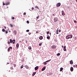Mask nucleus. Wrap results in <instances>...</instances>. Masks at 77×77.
<instances>
[{
  "label": "nucleus",
  "instance_id": "9",
  "mask_svg": "<svg viewBox=\"0 0 77 77\" xmlns=\"http://www.w3.org/2000/svg\"><path fill=\"white\" fill-rule=\"evenodd\" d=\"M16 47L17 48H18V47H19V44L17 43L16 44Z\"/></svg>",
  "mask_w": 77,
  "mask_h": 77
},
{
  "label": "nucleus",
  "instance_id": "35",
  "mask_svg": "<svg viewBox=\"0 0 77 77\" xmlns=\"http://www.w3.org/2000/svg\"><path fill=\"white\" fill-rule=\"evenodd\" d=\"M11 19H12V20H14V19H15V18H14V17H12Z\"/></svg>",
  "mask_w": 77,
  "mask_h": 77
},
{
  "label": "nucleus",
  "instance_id": "18",
  "mask_svg": "<svg viewBox=\"0 0 77 77\" xmlns=\"http://www.w3.org/2000/svg\"><path fill=\"white\" fill-rule=\"evenodd\" d=\"M63 68L61 67L60 68V71H62V70H63Z\"/></svg>",
  "mask_w": 77,
  "mask_h": 77
},
{
  "label": "nucleus",
  "instance_id": "37",
  "mask_svg": "<svg viewBox=\"0 0 77 77\" xmlns=\"http://www.w3.org/2000/svg\"><path fill=\"white\" fill-rule=\"evenodd\" d=\"M26 23H28V24H29V21L28 20H27V21H26Z\"/></svg>",
  "mask_w": 77,
  "mask_h": 77
},
{
  "label": "nucleus",
  "instance_id": "48",
  "mask_svg": "<svg viewBox=\"0 0 77 77\" xmlns=\"http://www.w3.org/2000/svg\"><path fill=\"white\" fill-rule=\"evenodd\" d=\"M54 41H56V42H57V40L56 39H55Z\"/></svg>",
  "mask_w": 77,
  "mask_h": 77
},
{
  "label": "nucleus",
  "instance_id": "50",
  "mask_svg": "<svg viewBox=\"0 0 77 77\" xmlns=\"http://www.w3.org/2000/svg\"><path fill=\"white\" fill-rule=\"evenodd\" d=\"M75 67L76 68H77V65H75Z\"/></svg>",
  "mask_w": 77,
  "mask_h": 77
},
{
  "label": "nucleus",
  "instance_id": "28",
  "mask_svg": "<svg viewBox=\"0 0 77 77\" xmlns=\"http://www.w3.org/2000/svg\"><path fill=\"white\" fill-rule=\"evenodd\" d=\"M3 6H5V5H6V4L5 3V2H3Z\"/></svg>",
  "mask_w": 77,
  "mask_h": 77
},
{
  "label": "nucleus",
  "instance_id": "55",
  "mask_svg": "<svg viewBox=\"0 0 77 77\" xmlns=\"http://www.w3.org/2000/svg\"><path fill=\"white\" fill-rule=\"evenodd\" d=\"M53 15L54 16V14H53Z\"/></svg>",
  "mask_w": 77,
  "mask_h": 77
},
{
  "label": "nucleus",
  "instance_id": "2",
  "mask_svg": "<svg viewBox=\"0 0 77 77\" xmlns=\"http://www.w3.org/2000/svg\"><path fill=\"white\" fill-rule=\"evenodd\" d=\"M66 38L67 39H71V38H72V35H68L66 36Z\"/></svg>",
  "mask_w": 77,
  "mask_h": 77
},
{
  "label": "nucleus",
  "instance_id": "51",
  "mask_svg": "<svg viewBox=\"0 0 77 77\" xmlns=\"http://www.w3.org/2000/svg\"><path fill=\"white\" fill-rule=\"evenodd\" d=\"M77 39V38L75 37V39Z\"/></svg>",
  "mask_w": 77,
  "mask_h": 77
},
{
  "label": "nucleus",
  "instance_id": "38",
  "mask_svg": "<svg viewBox=\"0 0 77 77\" xmlns=\"http://www.w3.org/2000/svg\"><path fill=\"white\" fill-rule=\"evenodd\" d=\"M26 32H29V29H27L26 30Z\"/></svg>",
  "mask_w": 77,
  "mask_h": 77
},
{
  "label": "nucleus",
  "instance_id": "45",
  "mask_svg": "<svg viewBox=\"0 0 77 77\" xmlns=\"http://www.w3.org/2000/svg\"><path fill=\"white\" fill-rule=\"evenodd\" d=\"M58 32H61V30H60V29L59 30Z\"/></svg>",
  "mask_w": 77,
  "mask_h": 77
},
{
  "label": "nucleus",
  "instance_id": "21",
  "mask_svg": "<svg viewBox=\"0 0 77 77\" xmlns=\"http://www.w3.org/2000/svg\"><path fill=\"white\" fill-rule=\"evenodd\" d=\"M2 31L4 32H5V29H2Z\"/></svg>",
  "mask_w": 77,
  "mask_h": 77
},
{
  "label": "nucleus",
  "instance_id": "3",
  "mask_svg": "<svg viewBox=\"0 0 77 77\" xmlns=\"http://www.w3.org/2000/svg\"><path fill=\"white\" fill-rule=\"evenodd\" d=\"M54 22L56 23V22H57L58 21V18L57 17H54Z\"/></svg>",
  "mask_w": 77,
  "mask_h": 77
},
{
  "label": "nucleus",
  "instance_id": "10",
  "mask_svg": "<svg viewBox=\"0 0 77 77\" xmlns=\"http://www.w3.org/2000/svg\"><path fill=\"white\" fill-rule=\"evenodd\" d=\"M70 63L71 65L73 63V61H72V60H71V61H70Z\"/></svg>",
  "mask_w": 77,
  "mask_h": 77
},
{
  "label": "nucleus",
  "instance_id": "53",
  "mask_svg": "<svg viewBox=\"0 0 77 77\" xmlns=\"http://www.w3.org/2000/svg\"><path fill=\"white\" fill-rule=\"evenodd\" d=\"M50 35V36H51V32H50V33H49Z\"/></svg>",
  "mask_w": 77,
  "mask_h": 77
},
{
  "label": "nucleus",
  "instance_id": "56",
  "mask_svg": "<svg viewBox=\"0 0 77 77\" xmlns=\"http://www.w3.org/2000/svg\"><path fill=\"white\" fill-rule=\"evenodd\" d=\"M11 72V70H9V72Z\"/></svg>",
  "mask_w": 77,
  "mask_h": 77
},
{
  "label": "nucleus",
  "instance_id": "7",
  "mask_svg": "<svg viewBox=\"0 0 77 77\" xmlns=\"http://www.w3.org/2000/svg\"><path fill=\"white\" fill-rule=\"evenodd\" d=\"M38 68H39V67L38 66H37L35 67V70H38Z\"/></svg>",
  "mask_w": 77,
  "mask_h": 77
},
{
  "label": "nucleus",
  "instance_id": "25",
  "mask_svg": "<svg viewBox=\"0 0 77 77\" xmlns=\"http://www.w3.org/2000/svg\"><path fill=\"white\" fill-rule=\"evenodd\" d=\"M10 69H11V70H13V69H14V68H13L12 67H11Z\"/></svg>",
  "mask_w": 77,
  "mask_h": 77
},
{
  "label": "nucleus",
  "instance_id": "42",
  "mask_svg": "<svg viewBox=\"0 0 77 77\" xmlns=\"http://www.w3.org/2000/svg\"><path fill=\"white\" fill-rule=\"evenodd\" d=\"M39 18V16H38L36 17L37 19Z\"/></svg>",
  "mask_w": 77,
  "mask_h": 77
},
{
  "label": "nucleus",
  "instance_id": "32",
  "mask_svg": "<svg viewBox=\"0 0 77 77\" xmlns=\"http://www.w3.org/2000/svg\"><path fill=\"white\" fill-rule=\"evenodd\" d=\"M10 26L11 27H13V25H12V24H10Z\"/></svg>",
  "mask_w": 77,
  "mask_h": 77
},
{
  "label": "nucleus",
  "instance_id": "5",
  "mask_svg": "<svg viewBox=\"0 0 77 77\" xmlns=\"http://www.w3.org/2000/svg\"><path fill=\"white\" fill-rule=\"evenodd\" d=\"M57 46L55 45H53L51 46V48H56Z\"/></svg>",
  "mask_w": 77,
  "mask_h": 77
},
{
  "label": "nucleus",
  "instance_id": "29",
  "mask_svg": "<svg viewBox=\"0 0 77 77\" xmlns=\"http://www.w3.org/2000/svg\"><path fill=\"white\" fill-rule=\"evenodd\" d=\"M63 50L64 51H66V48H63Z\"/></svg>",
  "mask_w": 77,
  "mask_h": 77
},
{
  "label": "nucleus",
  "instance_id": "54",
  "mask_svg": "<svg viewBox=\"0 0 77 77\" xmlns=\"http://www.w3.org/2000/svg\"><path fill=\"white\" fill-rule=\"evenodd\" d=\"M62 48H63V45H62Z\"/></svg>",
  "mask_w": 77,
  "mask_h": 77
},
{
  "label": "nucleus",
  "instance_id": "12",
  "mask_svg": "<svg viewBox=\"0 0 77 77\" xmlns=\"http://www.w3.org/2000/svg\"><path fill=\"white\" fill-rule=\"evenodd\" d=\"M73 70H74V69H73V67H71L70 70L71 71H73Z\"/></svg>",
  "mask_w": 77,
  "mask_h": 77
},
{
  "label": "nucleus",
  "instance_id": "43",
  "mask_svg": "<svg viewBox=\"0 0 77 77\" xmlns=\"http://www.w3.org/2000/svg\"><path fill=\"white\" fill-rule=\"evenodd\" d=\"M34 9V8L32 7V10H33Z\"/></svg>",
  "mask_w": 77,
  "mask_h": 77
},
{
  "label": "nucleus",
  "instance_id": "41",
  "mask_svg": "<svg viewBox=\"0 0 77 77\" xmlns=\"http://www.w3.org/2000/svg\"><path fill=\"white\" fill-rule=\"evenodd\" d=\"M23 15H26V13L24 12V13H23Z\"/></svg>",
  "mask_w": 77,
  "mask_h": 77
},
{
  "label": "nucleus",
  "instance_id": "4",
  "mask_svg": "<svg viewBox=\"0 0 77 77\" xmlns=\"http://www.w3.org/2000/svg\"><path fill=\"white\" fill-rule=\"evenodd\" d=\"M60 5H61L60 3H58L56 4V7H59L60 6Z\"/></svg>",
  "mask_w": 77,
  "mask_h": 77
},
{
  "label": "nucleus",
  "instance_id": "11",
  "mask_svg": "<svg viewBox=\"0 0 77 77\" xmlns=\"http://www.w3.org/2000/svg\"><path fill=\"white\" fill-rule=\"evenodd\" d=\"M45 69V67H44L42 69V71H44Z\"/></svg>",
  "mask_w": 77,
  "mask_h": 77
},
{
  "label": "nucleus",
  "instance_id": "49",
  "mask_svg": "<svg viewBox=\"0 0 77 77\" xmlns=\"http://www.w3.org/2000/svg\"><path fill=\"white\" fill-rule=\"evenodd\" d=\"M66 48V46H64V48Z\"/></svg>",
  "mask_w": 77,
  "mask_h": 77
},
{
  "label": "nucleus",
  "instance_id": "52",
  "mask_svg": "<svg viewBox=\"0 0 77 77\" xmlns=\"http://www.w3.org/2000/svg\"><path fill=\"white\" fill-rule=\"evenodd\" d=\"M75 65H74L73 66V67H74V68H75Z\"/></svg>",
  "mask_w": 77,
  "mask_h": 77
},
{
  "label": "nucleus",
  "instance_id": "15",
  "mask_svg": "<svg viewBox=\"0 0 77 77\" xmlns=\"http://www.w3.org/2000/svg\"><path fill=\"white\" fill-rule=\"evenodd\" d=\"M36 72H34L32 74V76H34L35 75V74H36Z\"/></svg>",
  "mask_w": 77,
  "mask_h": 77
},
{
  "label": "nucleus",
  "instance_id": "33",
  "mask_svg": "<svg viewBox=\"0 0 77 77\" xmlns=\"http://www.w3.org/2000/svg\"><path fill=\"white\" fill-rule=\"evenodd\" d=\"M10 48H9L8 49V51H10Z\"/></svg>",
  "mask_w": 77,
  "mask_h": 77
},
{
  "label": "nucleus",
  "instance_id": "16",
  "mask_svg": "<svg viewBox=\"0 0 77 77\" xmlns=\"http://www.w3.org/2000/svg\"><path fill=\"white\" fill-rule=\"evenodd\" d=\"M28 48L29 50H31L32 49V47H31L30 46L28 47Z\"/></svg>",
  "mask_w": 77,
  "mask_h": 77
},
{
  "label": "nucleus",
  "instance_id": "34",
  "mask_svg": "<svg viewBox=\"0 0 77 77\" xmlns=\"http://www.w3.org/2000/svg\"><path fill=\"white\" fill-rule=\"evenodd\" d=\"M50 33V32L49 31H48L47 32V34H49Z\"/></svg>",
  "mask_w": 77,
  "mask_h": 77
},
{
  "label": "nucleus",
  "instance_id": "6",
  "mask_svg": "<svg viewBox=\"0 0 77 77\" xmlns=\"http://www.w3.org/2000/svg\"><path fill=\"white\" fill-rule=\"evenodd\" d=\"M61 13L62 15H65V13H64V11H62Z\"/></svg>",
  "mask_w": 77,
  "mask_h": 77
},
{
  "label": "nucleus",
  "instance_id": "19",
  "mask_svg": "<svg viewBox=\"0 0 77 77\" xmlns=\"http://www.w3.org/2000/svg\"><path fill=\"white\" fill-rule=\"evenodd\" d=\"M60 54L58 53V54H57V56H60Z\"/></svg>",
  "mask_w": 77,
  "mask_h": 77
},
{
  "label": "nucleus",
  "instance_id": "30",
  "mask_svg": "<svg viewBox=\"0 0 77 77\" xmlns=\"http://www.w3.org/2000/svg\"><path fill=\"white\" fill-rule=\"evenodd\" d=\"M74 22L75 23H77V21H75V20H74Z\"/></svg>",
  "mask_w": 77,
  "mask_h": 77
},
{
  "label": "nucleus",
  "instance_id": "47",
  "mask_svg": "<svg viewBox=\"0 0 77 77\" xmlns=\"http://www.w3.org/2000/svg\"><path fill=\"white\" fill-rule=\"evenodd\" d=\"M4 28H5V29H6V27L5 26H4Z\"/></svg>",
  "mask_w": 77,
  "mask_h": 77
},
{
  "label": "nucleus",
  "instance_id": "8",
  "mask_svg": "<svg viewBox=\"0 0 77 77\" xmlns=\"http://www.w3.org/2000/svg\"><path fill=\"white\" fill-rule=\"evenodd\" d=\"M39 39L40 40H42L43 39V37L42 36H40L39 38Z\"/></svg>",
  "mask_w": 77,
  "mask_h": 77
},
{
  "label": "nucleus",
  "instance_id": "22",
  "mask_svg": "<svg viewBox=\"0 0 77 77\" xmlns=\"http://www.w3.org/2000/svg\"><path fill=\"white\" fill-rule=\"evenodd\" d=\"M51 60H48L46 61V63L47 62H50V61H51Z\"/></svg>",
  "mask_w": 77,
  "mask_h": 77
},
{
  "label": "nucleus",
  "instance_id": "13",
  "mask_svg": "<svg viewBox=\"0 0 77 77\" xmlns=\"http://www.w3.org/2000/svg\"><path fill=\"white\" fill-rule=\"evenodd\" d=\"M10 4V3L9 2H7L5 3V5H9Z\"/></svg>",
  "mask_w": 77,
  "mask_h": 77
},
{
  "label": "nucleus",
  "instance_id": "1",
  "mask_svg": "<svg viewBox=\"0 0 77 77\" xmlns=\"http://www.w3.org/2000/svg\"><path fill=\"white\" fill-rule=\"evenodd\" d=\"M15 39H14L12 40L11 39H10V42L8 41V44H10L11 43L12 44V43L13 44H15Z\"/></svg>",
  "mask_w": 77,
  "mask_h": 77
},
{
  "label": "nucleus",
  "instance_id": "36",
  "mask_svg": "<svg viewBox=\"0 0 77 77\" xmlns=\"http://www.w3.org/2000/svg\"><path fill=\"white\" fill-rule=\"evenodd\" d=\"M9 48L10 49H12V47H9Z\"/></svg>",
  "mask_w": 77,
  "mask_h": 77
},
{
  "label": "nucleus",
  "instance_id": "46",
  "mask_svg": "<svg viewBox=\"0 0 77 77\" xmlns=\"http://www.w3.org/2000/svg\"><path fill=\"white\" fill-rule=\"evenodd\" d=\"M5 33H8V32L7 31H5Z\"/></svg>",
  "mask_w": 77,
  "mask_h": 77
},
{
  "label": "nucleus",
  "instance_id": "17",
  "mask_svg": "<svg viewBox=\"0 0 77 77\" xmlns=\"http://www.w3.org/2000/svg\"><path fill=\"white\" fill-rule=\"evenodd\" d=\"M25 68H26V69H29V67H28V66H25Z\"/></svg>",
  "mask_w": 77,
  "mask_h": 77
},
{
  "label": "nucleus",
  "instance_id": "58",
  "mask_svg": "<svg viewBox=\"0 0 77 77\" xmlns=\"http://www.w3.org/2000/svg\"><path fill=\"white\" fill-rule=\"evenodd\" d=\"M9 32H11V31H9Z\"/></svg>",
  "mask_w": 77,
  "mask_h": 77
},
{
  "label": "nucleus",
  "instance_id": "20",
  "mask_svg": "<svg viewBox=\"0 0 77 77\" xmlns=\"http://www.w3.org/2000/svg\"><path fill=\"white\" fill-rule=\"evenodd\" d=\"M47 39H50V36H48L47 37Z\"/></svg>",
  "mask_w": 77,
  "mask_h": 77
},
{
  "label": "nucleus",
  "instance_id": "31",
  "mask_svg": "<svg viewBox=\"0 0 77 77\" xmlns=\"http://www.w3.org/2000/svg\"><path fill=\"white\" fill-rule=\"evenodd\" d=\"M23 65H22L20 66V68L21 69L23 68Z\"/></svg>",
  "mask_w": 77,
  "mask_h": 77
},
{
  "label": "nucleus",
  "instance_id": "57",
  "mask_svg": "<svg viewBox=\"0 0 77 77\" xmlns=\"http://www.w3.org/2000/svg\"><path fill=\"white\" fill-rule=\"evenodd\" d=\"M76 1L77 2V0H76Z\"/></svg>",
  "mask_w": 77,
  "mask_h": 77
},
{
  "label": "nucleus",
  "instance_id": "26",
  "mask_svg": "<svg viewBox=\"0 0 77 77\" xmlns=\"http://www.w3.org/2000/svg\"><path fill=\"white\" fill-rule=\"evenodd\" d=\"M42 43H40V44H39V46H41V45H42Z\"/></svg>",
  "mask_w": 77,
  "mask_h": 77
},
{
  "label": "nucleus",
  "instance_id": "14",
  "mask_svg": "<svg viewBox=\"0 0 77 77\" xmlns=\"http://www.w3.org/2000/svg\"><path fill=\"white\" fill-rule=\"evenodd\" d=\"M13 33L15 34L16 35L17 34V31L16 30H14V31Z\"/></svg>",
  "mask_w": 77,
  "mask_h": 77
},
{
  "label": "nucleus",
  "instance_id": "27",
  "mask_svg": "<svg viewBox=\"0 0 77 77\" xmlns=\"http://www.w3.org/2000/svg\"><path fill=\"white\" fill-rule=\"evenodd\" d=\"M56 33L57 34H59V33L58 32V30H57Z\"/></svg>",
  "mask_w": 77,
  "mask_h": 77
},
{
  "label": "nucleus",
  "instance_id": "23",
  "mask_svg": "<svg viewBox=\"0 0 77 77\" xmlns=\"http://www.w3.org/2000/svg\"><path fill=\"white\" fill-rule=\"evenodd\" d=\"M43 63H44V65H47V62H46V61L45 62H44Z\"/></svg>",
  "mask_w": 77,
  "mask_h": 77
},
{
  "label": "nucleus",
  "instance_id": "40",
  "mask_svg": "<svg viewBox=\"0 0 77 77\" xmlns=\"http://www.w3.org/2000/svg\"><path fill=\"white\" fill-rule=\"evenodd\" d=\"M13 65H14V67H15L16 66V64H13Z\"/></svg>",
  "mask_w": 77,
  "mask_h": 77
},
{
  "label": "nucleus",
  "instance_id": "44",
  "mask_svg": "<svg viewBox=\"0 0 77 77\" xmlns=\"http://www.w3.org/2000/svg\"><path fill=\"white\" fill-rule=\"evenodd\" d=\"M31 32H29L28 33V34H29V35H31Z\"/></svg>",
  "mask_w": 77,
  "mask_h": 77
},
{
  "label": "nucleus",
  "instance_id": "24",
  "mask_svg": "<svg viewBox=\"0 0 77 77\" xmlns=\"http://www.w3.org/2000/svg\"><path fill=\"white\" fill-rule=\"evenodd\" d=\"M35 8H37V9H39V8L38 6H37L36 5L35 6Z\"/></svg>",
  "mask_w": 77,
  "mask_h": 77
},
{
  "label": "nucleus",
  "instance_id": "39",
  "mask_svg": "<svg viewBox=\"0 0 77 77\" xmlns=\"http://www.w3.org/2000/svg\"><path fill=\"white\" fill-rule=\"evenodd\" d=\"M39 32V31L38 30H37L36 32V33H38V32Z\"/></svg>",
  "mask_w": 77,
  "mask_h": 77
}]
</instances>
